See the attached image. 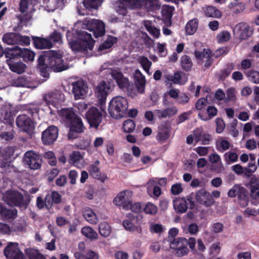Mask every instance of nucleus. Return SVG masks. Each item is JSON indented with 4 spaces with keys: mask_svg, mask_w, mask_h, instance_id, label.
<instances>
[{
    "mask_svg": "<svg viewBox=\"0 0 259 259\" xmlns=\"http://www.w3.org/2000/svg\"><path fill=\"white\" fill-rule=\"evenodd\" d=\"M62 57L61 54L53 50L44 52L40 54L37 59V63L41 75L48 77L50 69L55 72H61L68 69V67L63 64Z\"/></svg>",
    "mask_w": 259,
    "mask_h": 259,
    "instance_id": "f257e3e1",
    "label": "nucleus"
},
{
    "mask_svg": "<svg viewBox=\"0 0 259 259\" xmlns=\"http://www.w3.org/2000/svg\"><path fill=\"white\" fill-rule=\"evenodd\" d=\"M77 38L75 40H71L67 36V38L71 50L76 52H84L88 50L92 51L95 44V40L92 35L86 31H79L77 32Z\"/></svg>",
    "mask_w": 259,
    "mask_h": 259,
    "instance_id": "f03ea898",
    "label": "nucleus"
},
{
    "mask_svg": "<svg viewBox=\"0 0 259 259\" xmlns=\"http://www.w3.org/2000/svg\"><path fill=\"white\" fill-rule=\"evenodd\" d=\"M61 119L70 127L68 134L69 139H74L77 137V134L83 132L84 126L81 119L77 114H59Z\"/></svg>",
    "mask_w": 259,
    "mask_h": 259,
    "instance_id": "7ed1b4c3",
    "label": "nucleus"
},
{
    "mask_svg": "<svg viewBox=\"0 0 259 259\" xmlns=\"http://www.w3.org/2000/svg\"><path fill=\"white\" fill-rule=\"evenodd\" d=\"M56 107L53 103H41L38 105H33L29 107V113H75V111L72 108H62L60 110H54Z\"/></svg>",
    "mask_w": 259,
    "mask_h": 259,
    "instance_id": "20e7f679",
    "label": "nucleus"
},
{
    "mask_svg": "<svg viewBox=\"0 0 259 259\" xmlns=\"http://www.w3.org/2000/svg\"><path fill=\"white\" fill-rule=\"evenodd\" d=\"M95 91L98 99V107L103 113H106L105 103L107 97L111 91L110 85L102 80L97 85Z\"/></svg>",
    "mask_w": 259,
    "mask_h": 259,
    "instance_id": "39448f33",
    "label": "nucleus"
},
{
    "mask_svg": "<svg viewBox=\"0 0 259 259\" xmlns=\"http://www.w3.org/2000/svg\"><path fill=\"white\" fill-rule=\"evenodd\" d=\"M128 109V103L126 99L120 97L113 98L109 102L108 106L109 113L114 112L125 113Z\"/></svg>",
    "mask_w": 259,
    "mask_h": 259,
    "instance_id": "423d86ee",
    "label": "nucleus"
},
{
    "mask_svg": "<svg viewBox=\"0 0 259 259\" xmlns=\"http://www.w3.org/2000/svg\"><path fill=\"white\" fill-rule=\"evenodd\" d=\"M111 75L120 89L128 92L133 91V84L130 83L128 79L125 77L121 72L114 70L112 71Z\"/></svg>",
    "mask_w": 259,
    "mask_h": 259,
    "instance_id": "0eeeda50",
    "label": "nucleus"
},
{
    "mask_svg": "<svg viewBox=\"0 0 259 259\" xmlns=\"http://www.w3.org/2000/svg\"><path fill=\"white\" fill-rule=\"evenodd\" d=\"M23 161L31 169H38L41 166V159L39 155L33 151H28L24 154Z\"/></svg>",
    "mask_w": 259,
    "mask_h": 259,
    "instance_id": "6e6552de",
    "label": "nucleus"
},
{
    "mask_svg": "<svg viewBox=\"0 0 259 259\" xmlns=\"http://www.w3.org/2000/svg\"><path fill=\"white\" fill-rule=\"evenodd\" d=\"M132 195L133 193L130 190L121 191L115 197L113 203L115 205L121 207L124 209L128 210Z\"/></svg>",
    "mask_w": 259,
    "mask_h": 259,
    "instance_id": "1a4fd4ad",
    "label": "nucleus"
},
{
    "mask_svg": "<svg viewBox=\"0 0 259 259\" xmlns=\"http://www.w3.org/2000/svg\"><path fill=\"white\" fill-rule=\"evenodd\" d=\"M16 124L20 131L28 134H32L35 128L34 122L27 114H20L17 118Z\"/></svg>",
    "mask_w": 259,
    "mask_h": 259,
    "instance_id": "9d476101",
    "label": "nucleus"
},
{
    "mask_svg": "<svg viewBox=\"0 0 259 259\" xmlns=\"http://www.w3.org/2000/svg\"><path fill=\"white\" fill-rule=\"evenodd\" d=\"M87 26L88 29L93 32L95 38L102 37L105 34V24L102 21L92 19L88 21Z\"/></svg>",
    "mask_w": 259,
    "mask_h": 259,
    "instance_id": "9b49d317",
    "label": "nucleus"
},
{
    "mask_svg": "<svg viewBox=\"0 0 259 259\" xmlns=\"http://www.w3.org/2000/svg\"><path fill=\"white\" fill-rule=\"evenodd\" d=\"M4 252L7 259H26L16 243H9L4 249Z\"/></svg>",
    "mask_w": 259,
    "mask_h": 259,
    "instance_id": "f8f14e48",
    "label": "nucleus"
},
{
    "mask_svg": "<svg viewBox=\"0 0 259 259\" xmlns=\"http://www.w3.org/2000/svg\"><path fill=\"white\" fill-rule=\"evenodd\" d=\"M3 198L4 201L11 206H21L23 201L22 195L17 191H7Z\"/></svg>",
    "mask_w": 259,
    "mask_h": 259,
    "instance_id": "ddd939ff",
    "label": "nucleus"
},
{
    "mask_svg": "<svg viewBox=\"0 0 259 259\" xmlns=\"http://www.w3.org/2000/svg\"><path fill=\"white\" fill-rule=\"evenodd\" d=\"M188 240L185 238H178L170 241V247L177 251V254L180 256L187 254L189 249L187 247Z\"/></svg>",
    "mask_w": 259,
    "mask_h": 259,
    "instance_id": "4468645a",
    "label": "nucleus"
},
{
    "mask_svg": "<svg viewBox=\"0 0 259 259\" xmlns=\"http://www.w3.org/2000/svg\"><path fill=\"white\" fill-rule=\"evenodd\" d=\"M72 92L75 100L83 99L87 95L88 85L83 80H77L72 83Z\"/></svg>",
    "mask_w": 259,
    "mask_h": 259,
    "instance_id": "2eb2a0df",
    "label": "nucleus"
},
{
    "mask_svg": "<svg viewBox=\"0 0 259 259\" xmlns=\"http://www.w3.org/2000/svg\"><path fill=\"white\" fill-rule=\"evenodd\" d=\"M252 28L246 23L241 22L237 24L233 29L234 35H239L240 40L248 39L252 34Z\"/></svg>",
    "mask_w": 259,
    "mask_h": 259,
    "instance_id": "dca6fc26",
    "label": "nucleus"
},
{
    "mask_svg": "<svg viewBox=\"0 0 259 259\" xmlns=\"http://www.w3.org/2000/svg\"><path fill=\"white\" fill-rule=\"evenodd\" d=\"M188 205H190L191 207L194 205L191 198H177L173 200L174 208L177 212H185L188 209Z\"/></svg>",
    "mask_w": 259,
    "mask_h": 259,
    "instance_id": "f3484780",
    "label": "nucleus"
},
{
    "mask_svg": "<svg viewBox=\"0 0 259 259\" xmlns=\"http://www.w3.org/2000/svg\"><path fill=\"white\" fill-rule=\"evenodd\" d=\"M58 135V130L55 126H50L42 133L41 139L45 145H50L54 143Z\"/></svg>",
    "mask_w": 259,
    "mask_h": 259,
    "instance_id": "a211bd4d",
    "label": "nucleus"
},
{
    "mask_svg": "<svg viewBox=\"0 0 259 259\" xmlns=\"http://www.w3.org/2000/svg\"><path fill=\"white\" fill-rule=\"evenodd\" d=\"M209 162L215 164L213 166L212 169L217 173H221L224 171L225 167L222 162L221 156L217 153L214 152L209 155L208 157Z\"/></svg>",
    "mask_w": 259,
    "mask_h": 259,
    "instance_id": "6ab92c4d",
    "label": "nucleus"
},
{
    "mask_svg": "<svg viewBox=\"0 0 259 259\" xmlns=\"http://www.w3.org/2000/svg\"><path fill=\"white\" fill-rule=\"evenodd\" d=\"M196 200L201 204L206 206H210L213 203V200L211 197L209 193L204 190L198 191L196 194Z\"/></svg>",
    "mask_w": 259,
    "mask_h": 259,
    "instance_id": "aec40b11",
    "label": "nucleus"
},
{
    "mask_svg": "<svg viewBox=\"0 0 259 259\" xmlns=\"http://www.w3.org/2000/svg\"><path fill=\"white\" fill-rule=\"evenodd\" d=\"M135 82L137 92L140 94H143L145 92L146 79L144 75L142 74L139 69L135 71Z\"/></svg>",
    "mask_w": 259,
    "mask_h": 259,
    "instance_id": "412c9836",
    "label": "nucleus"
},
{
    "mask_svg": "<svg viewBox=\"0 0 259 259\" xmlns=\"http://www.w3.org/2000/svg\"><path fill=\"white\" fill-rule=\"evenodd\" d=\"M194 141L196 142H201L202 144L207 145L211 140L210 135L205 133L202 129L197 128L194 131Z\"/></svg>",
    "mask_w": 259,
    "mask_h": 259,
    "instance_id": "4be33fe9",
    "label": "nucleus"
},
{
    "mask_svg": "<svg viewBox=\"0 0 259 259\" xmlns=\"http://www.w3.org/2000/svg\"><path fill=\"white\" fill-rule=\"evenodd\" d=\"M32 40L34 46L37 49H50L53 47V44L49 39L32 36Z\"/></svg>",
    "mask_w": 259,
    "mask_h": 259,
    "instance_id": "5701e85b",
    "label": "nucleus"
},
{
    "mask_svg": "<svg viewBox=\"0 0 259 259\" xmlns=\"http://www.w3.org/2000/svg\"><path fill=\"white\" fill-rule=\"evenodd\" d=\"M6 63L11 71L18 74L23 73L26 67V65L22 62H15L12 60H7Z\"/></svg>",
    "mask_w": 259,
    "mask_h": 259,
    "instance_id": "b1692460",
    "label": "nucleus"
},
{
    "mask_svg": "<svg viewBox=\"0 0 259 259\" xmlns=\"http://www.w3.org/2000/svg\"><path fill=\"white\" fill-rule=\"evenodd\" d=\"M70 162L74 166L82 168L85 165L82 155L78 151H73L70 155Z\"/></svg>",
    "mask_w": 259,
    "mask_h": 259,
    "instance_id": "393cba45",
    "label": "nucleus"
},
{
    "mask_svg": "<svg viewBox=\"0 0 259 259\" xmlns=\"http://www.w3.org/2000/svg\"><path fill=\"white\" fill-rule=\"evenodd\" d=\"M21 48L18 47L13 48H7L4 51V54L7 60H14L16 59L20 58L21 53H22Z\"/></svg>",
    "mask_w": 259,
    "mask_h": 259,
    "instance_id": "a878e982",
    "label": "nucleus"
},
{
    "mask_svg": "<svg viewBox=\"0 0 259 259\" xmlns=\"http://www.w3.org/2000/svg\"><path fill=\"white\" fill-rule=\"evenodd\" d=\"M174 10V7L172 6L168 5H164L163 6L161 13L162 20L165 24H171V19Z\"/></svg>",
    "mask_w": 259,
    "mask_h": 259,
    "instance_id": "bb28decb",
    "label": "nucleus"
},
{
    "mask_svg": "<svg viewBox=\"0 0 259 259\" xmlns=\"http://www.w3.org/2000/svg\"><path fill=\"white\" fill-rule=\"evenodd\" d=\"M15 149L13 147H8L0 150V162L6 164L10 160L11 157L13 155Z\"/></svg>",
    "mask_w": 259,
    "mask_h": 259,
    "instance_id": "cd10ccee",
    "label": "nucleus"
},
{
    "mask_svg": "<svg viewBox=\"0 0 259 259\" xmlns=\"http://www.w3.org/2000/svg\"><path fill=\"white\" fill-rule=\"evenodd\" d=\"M61 201L60 195L56 191H53L51 194H48L46 197V206L49 208L51 207L53 203H59Z\"/></svg>",
    "mask_w": 259,
    "mask_h": 259,
    "instance_id": "c85d7f7f",
    "label": "nucleus"
},
{
    "mask_svg": "<svg viewBox=\"0 0 259 259\" xmlns=\"http://www.w3.org/2000/svg\"><path fill=\"white\" fill-rule=\"evenodd\" d=\"M204 13L206 17L215 18L221 17L222 12L215 7L208 6L203 9Z\"/></svg>",
    "mask_w": 259,
    "mask_h": 259,
    "instance_id": "c756f323",
    "label": "nucleus"
},
{
    "mask_svg": "<svg viewBox=\"0 0 259 259\" xmlns=\"http://www.w3.org/2000/svg\"><path fill=\"white\" fill-rule=\"evenodd\" d=\"M47 10L53 12L57 9H62L64 6V0H48L46 4Z\"/></svg>",
    "mask_w": 259,
    "mask_h": 259,
    "instance_id": "7c9ffc66",
    "label": "nucleus"
},
{
    "mask_svg": "<svg viewBox=\"0 0 259 259\" xmlns=\"http://www.w3.org/2000/svg\"><path fill=\"white\" fill-rule=\"evenodd\" d=\"M169 133V130L167 125H164L162 124L159 127L156 139L161 142H163L168 138Z\"/></svg>",
    "mask_w": 259,
    "mask_h": 259,
    "instance_id": "2f4dec72",
    "label": "nucleus"
},
{
    "mask_svg": "<svg viewBox=\"0 0 259 259\" xmlns=\"http://www.w3.org/2000/svg\"><path fill=\"white\" fill-rule=\"evenodd\" d=\"M199 21L197 18L189 20L186 25V33L188 35H193L196 32L198 26Z\"/></svg>",
    "mask_w": 259,
    "mask_h": 259,
    "instance_id": "473e14b6",
    "label": "nucleus"
},
{
    "mask_svg": "<svg viewBox=\"0 0 259 259\" xmlns=\"http://www.w3.org/2000/svg\"><path fill=\"white\" fill-rule=\"evenodd\" d=\"M18 33L15 32H8L4 34L2 40L8 45H15L17 44Z\"/></svg>",
    "mask_w": 259,
    "mask_h": 259,
    "instance_id": "72a5a7b5",
    "label": "nucleus"
},
{
    "mask_svg": "<svg viewBox=\"0 0 259 259\" xmlns=\"http://www.w3.org/2000/svg\"><path fill=\"white\" fill-rule=\"evenodd\" d=\"M84 219L91 224H96L98 222V219L96 213L91 208H85L83 211Z\"/></svg>",
    "mask_w": 259,
    "mask_h": 259,
    "instance_id": "f704fd0d",
    "label": "nucleus"
},
{
    "mask_svg": "<svg viewBox=\"0 0 259 259\" xmlns=\"http://www.w3.org/2000/svg\"><path fill=\"white\" fill-rule=\"evenodd\" d=\"M102 114H85L87 119L90 126L97 128L101 121Z\"/></svg>",
    "mask_w": 259,
    "mask_h": 259,
    "instance_id": "c9c22d12",
    "label": "nucleus"
},
{
    "mask_svg": "<svg viewBox=\"0 0 259 259\" xmlns=\"http://www.w3.org/2000/svg\"><path fill=\"white\" fill-rule=\"evenodd\" d=\"M81 233L90 240H96L98 238V235L96 231L89 226L83 227L81 231Z\"/></svg>",
    "mask_w": 259,
    "mask_h": 259,
    "instance_id": "e433bc0d",
    "label": "nucleus"
},
{
    "mask_svg": "<svg viewBox=\"0 0 259 259\" xmlns=\"http://www.w3.org/2000/svg\"><path fill=\"white\" fill-rule=\"evenodd\" d=\"M120 5L123 8V15L125 16L127 14V9H134L136 7L137 5V0H119Z\"/></svg>",
    "mask_w": 259,
    "mask_h": 259,
    "instance_id": "4c0bfd02",
    "label": "nucleus"
},
{
    "mask_svg": "<svg viewBox=\"0 0 259 259\" xmlns=\"http://www.w3.org/2000/svg\"><path fill=\"white\" fill-rule=\"evenodd\" d=\"M117 41V38L112 35L108 36L107 39L101 44L99 47V51H103L111 48Z\"/></svg>",
    "mask_w": 259,
    "mask_h": 259,
    "instance_id": "58836bf2",
    "label": "nucleus"
},
{
    "mask_svg": "<svg viewBox=\"0 0 259 259\" xmlns=\"http://www.w3.org/2000/svg\"><path fill=\"white\" fill-rule=\"evenodd\" d=\"M89 170L90 174L95 179L101 180L102 181H104L107 179L105 175L101 174L99 168L96 165H91Z\"/></svg>",
    "mask_w": 259,
    "mask_h": 259,
    "instance_id": "ea45409f",
    "label": "nucleus"
},
{
    "mask_svg": "<svg viewBox=\"0 0 259 259\" xmlns=\"http://www.w3.org/2000/svg\"><path fill=\"white\" fill-rule=\"evenodd\" d=\"M99 231L101 236L106 238L109 237L111 233V227L108 223L102 222L99 225Z\"/></svg>",
    "mask_w": 259,
    "mask_h": 259,
    "instance_id": "a19ab883",
    "label": "nucleus"
},
{
    "mask_svg": "<svg viewBox=\"0 0 259 259\" xmlns=\"http://www.w3.org/2000/svg\"><path fill=\"white\" fill-rule=\"evenodd\" d=\"M181 65L184 70L187 72L190 71L193 65L190 57L186 55H183L181 58Z\"/></svg>",
    "mask_w": 259,
    "mask_h": 259,
    "instance_id": "79ce46f5",
    "label": "nucleus"
},
{
    "mask_svg": "<svg viewBox=\"0 0 259 259\" xmlns=\"http://www.w3.org/2000/svg\"><path fill=\"white\" fill-rule=\"evenodd\" d=\"M102 0H83V4L86 9H97L101 6Z\"/></svg>",
    "mask_w": 259,
    "mask_h": 259,
    "instance_id": "37998d69",
    "label": "nucleus"
},
{
    "mask_svg": "<svg viewBox=\"0 0 259 259\" xmlns=\"http://www.w3.org/2000/svg\"><path fill=\"white\" fill-rule=\"evenodd\" d=\"M3 109L5 113H17L18 112L22 111V106L21 105L13 106L10 103H6Z\"/></svg>",
    "mask_w": 259,
    "mask_h": 259,
    "instance_id": "c03bdc74",
    "label": "nucleus"
},
{
    "mask_svg": "<svg viewBox=\"0 0 259 259\" xmlns=\"http://www.w3.org/2000/svg\"><path fill=\"white\" fill-rule=\"evenodd\" d=\"M74 256L76 259H98L99 258L98 254L92 250L88 251L85 256L78 252H75Z\"/></svg>",
    "mask_w": 259,
    "mask_h": 259,
    "instance_id": "a18cd8bd",
    "label": "nucleus"
},
{
    "mask_svg": "<svg viewBox=\"0 0 259 259\" xmlns=\"http://www.w3.org/2000/svg\"><path fill=\"white\" fill-rule=\"evenodd\" d=\"M21 51L20 58H22L24 61L28 62L33 60L35 56V53L33 52L26 48L22 49Z\"/></svg>",
    "mask_w": 259,
    "mask_h": 259,
    "instance_id": "49530a36",
    "label": "nucleus"
},
{
    "mask_svg": "<svg viewBox=\"0 0 259 259\" xmlns=\"http://www.w3.org/2000/svg\"><path fill=\"white\" fill-rule=\"evenodd\" d=\"M123 225L125 229L128 231H136L139 234H142V230L141 227L135 226L131 221L125 220L123 221Z\"/></svg>",
    "mask_w": 259,
    "mask_h": 259,
    "instance_id": "de8ad7c7",
    "label": "nucleus"
},
{
    "mask_svg": "<svg viewBox=\"0 0 259 259\" xmlns=\"http://www.w3.org/2000/svg\"><path fill=\"white\" fill-rule=\"evenodd\" d=\"M167 114H144L145 118L150 124H154L163 118L166 117Z\"/></svg>",
    "mask_w": 259,
    "mask_h": 259,
    "instance_id": "09e8293b",
    "label": "nucleus"
},
{
    "mask_svg": "<svg viewBox=\"0 0 259 259\" xmlns=\"http://www.w3.org/2000/svg\"><path fill=\"white\" fill-rule=\"evenodd\" d=\"M229 8L232 9L234 13H239L245 9V5L243 2H231L229 5Z\"/></svg>",
    "mask_w": 259,
    "mask_h": 259,
    "instance_id": "8fccbe9b",
    "label": "nucleus"
},
{
    "mask_svg": "<svg viewBox=\"0 0 259 259\" xmlns=\"http://www.w3.org/2000/svg\"><path fill=\"white\" fill-rule=\"evenodd\" d=\"M26 253L29 259H46L41 253L35 249H27Z\"/></svg>",
    "mask_w": 259,
    "mask_h": 259,
    "instance_id": "3c124183",
    "label": "nucleus"
},
{
    "mask_svg": "<svg viewBox=\"0 0 259 259\" xmlns=\"http://www.w3.org/2000/svg\"><path fill=\"white\" fill-rule=\"evenodd\" d=\"M145 27L147 31L156 38H158L160 34V29L152 26L150 23H145L144 24Z\"/></svg>",
    "mask_w": 259,
    "mask_h": 259,
    "instance_id": "603ef678",
    "label": "nucleus"
},
{
    "mask_svg": "<svg viewBox=\"0 0 259 259\" xmlns=\"http://www.w3.org/2000/svg\"><path fill=\"white\" fill-rule=\"evenodd\" d=\"M145 1L146 6L149 11H156L160 8V5L157 0H145Z\"/></svg>",
    "mask_w": 259,
    "mask_h": 259,
    "instance_id": "864d4df0",
    "label": "nucleus"
},
{
    "mask_svg": "<svg viewBox=\"0 0 259 259\" xmlns=\"http://www.w3.org/2000/svg\"><path fill=\"white\" fill-rule=\"evenodd\" d=\"M236 92L234 88H230L226 91L227 97H225V102L228 103L230 101H235L237 99Z\"/></svg>",
    "mask_w": 259,
    "mask_h": 259,
    "instance_id": "5fc2aeb1",
    "label": "nucleus"
},
{
    "mask_svg": "<svg viewBox=\"0 0 259 259\" xmlns=\"http://www.w3.org/2000/svg\"><path fill=\"white\" fill-rule=\"evenodd\" d=\"M123 129L125 133H130L134 131L135 124L132 119H127L123 124Z\"/></svg>",
    "mask_w": 259,
    "mask_h": 259,
    "instance_id": "6e6d98bb",
    "label": "nucleus"
},
{
    "mask_svg": "<svg viewBox=\"0 0 259 259\" xmlns=\"http://www.w3.org/2000/svg\"><path fill=\"white\" fill-rule=\"evenodd\" d=\"M234 65L233 64H231L229 65L227 68L222 70L219 76V79L221 80H224L226 78L230 75L231 71L234 69Z\"/></svg>",
    "mask_w": 259,
    "mask_h": 259,
    "instance_id": "4d7b16f0",
    "label": "nucleus"
},
{
    "mask_svg": "<svg viewBox=\"0 0 259 259\" xmlns=\"http://www.w3.org/2000/svg\"><path fill=\"white\" fill-rule=\"evenodd\" d=\"M17 213V211L16 209L13 208L11 209H8L5 208L2 217L4 219H10L15 218Z\"/></svg>",
    "mask_w": 259,
    "mask_h": 259,
    "instance_id": "13d9d810",
    "label": "nucleus"
},
{
    "mask_svg": "<svg viewBox=\"0 0 259 259\" xmlns=\"http://www.w3.org/2000/svg\"><path fill=\"white\" fill-rule=\"evenodd\" d=\"M144 210L147 214L154 215L157 212V207L154 204L148 202L145 205Z\"/></svg>",
    "mask_w": 259,
    "mask_h": 259,
    "instance_id": "bf43d9fd",
    "label": "nucleus"
},
{
    "mask_svg": "<svg viewBox=\"0 0 259 259\" xmlns=\"http://www.w3.org/2000/svg\"><path fill=\"white\" fill-rule=\"evenodd\" d=\"M247 75L250 78V81L255 84L259 83V72L251 70L247 72Z\"/></svg>",
    "mask_w": 259,
    "mask_h": 259,
    "instance_id": "052dcab7",
    "label": "nucleus"
},
{
    "mask_svg": "<svg viewBox=\"0 0 259 259\" xmlns=\"http://www.w3.org/2000/svg\"><path fill=\"white\" fill-rule=\"evenodd\" d=\"M218 145L220 146L219 150L220 151H226L229 149L231 144L229 141L226 139H221L218 142Z\"/></svg>",
    "mask_w": 259,
    "mask_h": 259,
    "instance_id": "680f3d73",
    "label": "nucleus"
},
{
    "mask_svg": "<svg viewBox=\"0 0 259 259\" xmlns=\"http://www.w3.org/2000/svg\"><path fill=\"white\" fill-rule=\"evenodd\" d=\"M139 63L144 70L150 69L152 65L151 62L145 56H142L139 59Z\"/></svg>",
    "mask_w": 259,
    "mask_h": 259,
    "instance_id": "e2e57ef3",
    "label": "nucleus"
},
{
    "mask_svg": "<svg viewBox=\"0 0 259 259\" xmlns=\"http://www.w3.org/2000/svg\"><path fill=\"white\" fill-rule=\"evenodd\" d=\"M183 188L181 183H177L171 187L170 191L172 194L177 195L182 192Z\"/></svg>",
    "mask_w": 259,
    "mask_h": 259,
    "instance_id": "0e129e2a",
    "label": "nucleus"
},
{
    "mask_svg": "<svg viewBox=\"0 0 259 259\" xmlns=\"http://www.w3.org/2000/svg\"><path fill=\"white\" fill-rule=\"evenodd\" d=\"M166 78L168 81L172 82L174 83H179L181 80V75L178 72H175L174 75H168L166 76Z\"/></svg>",
    "mask_w": 259,
    "mask_h": 259,
    "instance_id": "69168bd1",
    "label": "nucleus"
},
{
    "mask_svg": "<svg viewBox=\"0 0 259 259\" xmlns=\"http://www.w3.org/2000/svg\"><path fill=\"white\" fill-rule=\"evenodd\" d=\"M141 38L144 43L149 48L151 47L153 43V40L150 38L148 34L144 31H141Z\"/></svg>",
    "mask_w": 259,
    "mask_h": 259,
    "instance_id": "338daca9",
    "label": "nucleus"
},
{
    "mask_svg": "<svg viewBox=\"0 0 259 259\" xmlns=\"http://www.w3.org/2000/svg\"><path fill=\"white\" fill-rule=\"evenodd\" d=\"M251 197L254 200L253 203H259V188L250 189Z\"/></svg>",
    "mask_w": 259,
    "mask_h": 259,
    "instance_id": "774afa93",
    "label": "nucleus"
}]
</instances>
